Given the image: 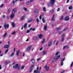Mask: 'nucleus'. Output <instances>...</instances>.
Here are the masks:
<instances>
[{
    "label": "nucleus",
    "instance_id": "obj_53",
    "mask_svg": "<svg viewBox=\"0 0 73 73\" xmlns=\"http://www.w3.org/2000/svg\"><path fill=\"white\" fill-rule=\"evenodd\" d=\"M61 33V31H60L58 33V34L59 35H60Z\"/></svg>",
    "mask_w": 73,
    "mask_h": 73
},
{
    "label": "nucleus",
    "instance_id": "obj_47",
    "mask_svg": "<svg viewBox=\"0 0 73 73\" xmlns=\"http://www.w3.org/2000/svg\"><path fill=\"white\" fill-rule=\"evenodd\" d=\"M23 9H24V10H25V11H27V8H26L25 7H24L23 8Z\"/></svg>",
    "mask_w": 73,
    "mask_h": 73
},
{
    "label": "nucleus",
    "instance_id": "obj_37",
    "mask_svg": "<svg viewBox=\"0 0 73 73\" xmlns=\"http://www.w3.org/2000/svg\"><path fill=\"white\" fill-rule=\"evenodd\" d=\"M24 68V66H22L21 67V69L22 70H23V69Z\"/></svg>",
    "mask_w": 73,
    "mask_h": 73
},
{
    "label": "nucleus",
    "instance_id": "obj_27",
    "mask_svg": "<svg viewBox=\"0 0 73 73\" xmlns=\"http://www.w3.org/2000/svg\"><path fill=\"white\" fill-rule=\"evenodd\" d=\"M42 21L44 23H45V20L44 19V18L42 19Z\"/></svg>",
    "mask_w": 73,
    "mask_h": 73
},
{
    "label": "nucleus",
    "instance_id": "obj_52",
    "mask_svg": "<svg viewBox=\"0 0 73 73\" xmlns=\"http://www.w3.org/2000/svg\"><path fill=\"white\" fill-rule=\"evenodd\" d=\"M3 5H4V4H3L1 5L0 6V7H3Z\"/></svg>",
    "mask_w": 73,
    "mask_h": 73
},
{
    "label": "nucleus",
    "instance_id": "obj_56",
    "mask_svg": "<svg viewBox=\"0 0 73 73\" xmlns=\"http://www.w3.org/2000/svg\"><path fill=\"white\" fill-rule=\"evenodd\" d=\"M66 28L64 29V31H66Z\"/></svg>",
    "mask_w": 73,
    "mask_h": 73
},
{
    "label": "nucleus",
    "instance_id": "obj_16",
    "mask_svg": "<svg viewBox=\"0 0 73 73\" xmlns=\"http://www.w3.org/2000/svg\"><path fill=\"white\" fill-rule=\"evenodd\" d=\"M31 62L32 63V64H34L35 62V60H34V59L33 58L31 60Z\"/></svg>",
    "mask_w": 73,
    "mask_h": 73
},
{
    "label": "nucleus",
    "instance_id": "obj_42",
    "mask_svg": "<svg viewBox=\"0 0 73 73\" xmlns=\"http://www.w3.org/2000/svg\"><path fill=\"white\" fill-rule=\"evenodd\" d=\"M60 29V28H58L56 29V31H59Z\"/></svg>",
    "mask_w": 73,
    "mask_h": 73
},
{
    "label": "nucleus",
    "instance_id": "obj_5",
    "mask_svg": "<svg viewBox=\"0 0 73 73\" xmlns=\"http://www.w3.org/2000/svg\"><path fill=\"white\" fill-rule=\"evenodd\" d=\"M18 66H19V64H15V66H14L13 67V68H14L15 69H16V68H18Z\"/></svg>",
    "mask_w": 73,
    "mask_h": 73
},
{
    "label": "nucleus",
    "instance_id": "obj_15",
    "mask_svg": "<svg viewBox=\"0 0 73 73\" xmlns=\"http://www.w3.org/2000/svg\"><path fill=\"white\" fill-rule=\"evenodd\" d=\"M36 30V28H31L30 29V31H35Z\"/></svg>",
    "mask_w": 73,
    "mask_h": 73
},
{
    "label": "nucleus",
    "instance_id": "obj_54",
    "mask_svg": "<svg viewBox=\"0 0 73 73\" xmlns=\"http://www.w3.org/2000/svg\"><path fill=\"white\" fill-rule=\"evenodd\" d=\"M34 67H35V66L34 65H32L31 66V68H34Z\"/></svg>",
    "mask_w": 73,
    "mask_h": 73
},
{
    "label": "nucleus",
    "instance_id": "obj_36",
    "mask_svg": "<svg viewBox=\"0 0 73 73\" xmlns=\"http://www.w3.org/2000/svg\"><path fill=\"white\" fill-rule=\"evenodd\" d=\"M43 40L42 42V44H43L44 43V41H45V39H43Z\"/></svg>",
    "mask_w": 73,
    "mask_h": 73
},
{
    "label": "nucleus",
    "instance_id": "obj_28",
    "mask_svg": "<svg viewBox=\"0 0 73 73\" xmlns=\"http://www.w3.org/2000/svg\"><path fill=\"white\" fill-rule=\"evenodd\" d=\"M43 11H44V12H45L46 11V8H45V7H43Z\"/></svg>",
    "mask_w": 73,
    "mask_h": 73
},
{
    "label": "nucleus",
    "instance_id": "obj_60",
    "mask_svg": "<svg viewBox=\"0 0 73 73\" xmlns=\"http://www.w3.org/2000/svg\"><path fill=\"white\" fill-rule=\"evenodd\" d=\"M8 45H9V41H8Z\"/></svg>",
    "mask_w": 73,
    "mask_h": 73
},
{
    "label": "nucleus",
    "instance_id": "obj_4",
    "mask_svg": "<svg viewBox=\"0 0 73 73\" xmlns=\"http://www.w3.org/2000/svg\"><path fill=\"white\" fill-rule=\"evenodd\" d=\"M4 27L5 29H6L7 28H8L9 27V25H6V24H4Z\"/></svg>",
    "mask_w": 73,
    "mask_h": 73
},
{
    "label": "nucleus",
    "instance_id": "obj_11",
    "mask_svg": "<svg viewBox=\"0 0 73 73\" xmlns=\"http://www.w3.org/2000/svg\"><path fill=\"white\" fill-rule=\"evenodd\" d=\"M54 15H53L52 18V21H53V22L54 21H55V19H54Z\"/></svg>",
    "mask_w": 73,
    "mask_h": 73
},
{
    "label": "nucleus",
    "instance_id": "obj_20",
    "mask_svg": "<svg viewBox=\"0 0 73 73\" xmlns=\"http://www.w3.org/2000/svg\"><path fill=\"white\" fill-rule=\"evenodd\" d=\"M42 37V34H40L39 35V38H41Z\"/></svg>",
    "mask_w": 73,
    "mask_h": 73
},
{
    "label": "nucleus",
    "instance_id": "obj_62",
    "mask_svg": "<svg viewBox=\"0 0 73 73\" xmlns=\"http://www.w3.org/2000/svg\"><path fill=\"white\" fill-rule=\"evenodd\" d=\"M2 17L3 18H4L5 17V15H3V16H2Z\"/></svg>",
    "mask_w": 73,
    "mask_h": 73
},
{
    "label": "nucleus",
    "instance_id": "obj_14",
    "mask_svg": "<svg viewBox=\"0 0 73 73\" xmlns=\"http://www.w3.org/2000/svg\"><path fill=\"white\" fill-rule=\"evenodd\" d=\"M9 45H5L4 46V48H9Z\"/></svg>",
    "mask_w": 73,
    "mask_h": 73
},
{
    "label": "nucleus",
    "instance_id": "obj_33",
    "mask_svg": "<svg viewBox=\"0 0 73 73\" xmlns=\"http://www.w3.org/2000/svg\"><path fill=\"white\" fill-rule=\"evenodd\" d=\"M68 9H72V6H70L69 7Z\"/></svg>",
    "mask_w": 73,
    "mask_h": 73
},
{
    "label": "nucleus",
    "instance_id": "obj_57",
    "mask_svg": "<svg viewBox=\"0 0 73 73\" xmlns=\"http://www.w3.org/2000/svg\"><path fill=\"white\" fill-rule=\"evenodd\" d=\"M69 0H67L66 2L67 3H69Z\"/></svg>",
    "mask_w": 73,
    "mask_h": 73
},
{
    "label": "nucleus",
    "instance_id": "obj_45",
    "mask_svg": "<svg viewBox=\"0 0 73 73\" xmlns=\"http://www.w3.org/2000/svg\"><path fill=\"white\" fill-rule=\"evenodd\" d=\"M17 68H18V70H20V66H19Z\"/></svg>",
    "mask_w": 73,
    "mask_h": 73
},
{
    "label": "nucleus",
    "instance_id": "obj_51",
    "mask_svg": "<svg viewBox=\"0 0 73 73\" xmlns=\"http://www.w3.org/2000/svg\"><path fill=\"white\" fill-rule=\"evenodd\" d=\"M58 41H57V42H56V45H58Z\"/></svg>",
    "mask_w": 73,
    "mask_h": 73
},
{
    "label": "nucleus",
    "instance_id": "obj_26",
    "mask_svg": "<svg viewBox=\"0 0 73 73\" xmlns=\"http://www.w3.org/2000/svg\"><path fill=\"white\" fill-rule=\"evenodd\" d=\"M24 19V16H23L21 18V20H23Z\"/></svg>",
    "mask_w": 73,
    "mask_h": 73
},
{
    "label": "nucleus",
    "instance_id": "obj_8",
    "mask_svg": "<svg viewBox=\"0 0 73 73\" xmlns=\"http://www.w3.org/2000/svg\"><path fill=\"white\" fill-rule=\"evenodd\" d=\"M31 22H32V19L31 18L29 19H28V23H31Z\"/></svg>",
    "mask_w": 73,
    "mask_h": 73
},
{
    "label": "nucleus",
    "instance_id": "obj_19",
    "mask_svg": "<svg viewBox=\"0 0 73 73\" xmlns=\"http://www.w3.org/2000/svg\"><path fill=\"white\" fill-rule=\"evenodd\" d=\"M60 20H63V16H61L60 17Z\"/></svg>",
    "mask_w": 73,
    "mask_h": 73
},
{
    "label": "nucleus",
    "instance_id": "obj_2",
    "mask_svg": "<svg viewBox=\"0 0 73 73\" xmlns=\"http://www.w3.org/2000/svg\"><path fill=\"white\" fill-rule=\"evenodd\" d=\"M31 48H32V45L28 46L26 50L27 51V52H29V51L31 50Z\"/></svg>",
    "mask_w": 73,
    "mask_h": 73
},
{
    "label": "nucleus",
    "instance_id": "obj_22",
    "mask_svg": "<svg viewBox=\"0 0 73 73\" xmlns=\"http://www.w3.org/2000/svg\"><path fill=\"white\" fill-rule=\"evenodd\" d=\"M15 54V53L14 52H13L12 54L10 55V57H12V56H13Z\"/></svg>",
    "mask_w": 73,
    "mask_h": 73
},
{
    "label": "nucleus",
    "instance_id": "obj_13",
    "mask_svg": "<svg viewBox=\"0 0 73 73\" xmlns=\"http://www.w3.org/2000/svg\"><path fill=\"white\" fill-rule=\"evenodd\" d=\"M65 60V58H63L62 60L60 62L61 63V65H63V61H64V60Z\"/></svg>",
    "mask_w": 73,
    "mask_h": 73
},
{
    "label": "nucleus",
    "instance_id": "obj_40",
    "mask_svg": "<svg viewBox=\"0 0 73 73\" xmlns=\"http://www.w3.org/2000/svg\"><path fill=\"white\" fill-rule=\"evenodd\" d=\"M64 37H65V34H63L62 35V38H64Z\"/></svg>",
    "mask_w": 73,
    "mask_h": 73
},
{
    "label": "nucleus",
    "instance_id": "obj_29",
    "mask_svg": "<svg viewBox=\"0 0 73 73\" xmlns=\"http://www.w3.org/2000/svg\"><path fill=\"white\" fill-rule=\"evenodd\" d=\"M27 23H25L24 25V28H27Z\"/></svg>",
    "mask_w": 73,
    "mask_h": 73
},
{
    "label": "nucleus",
    "instance_id": "obj_35",
    "mask_svg": "<svg viewBox=\"0 0 73 73\" xmlns=\"http://www.w3.org/2000/svg\"><path fill=\"white\" fill-rule=\"evenodd\" d=\"M64 38H62L61 40V41L62 42H63L64 41Z\"/></svg>",
    "mask_w": 73,
    "mask_h": 73
},
{
    "label": "nucleus",
    "instance_id": "obj_55",
    "mask_svg": "<svg viewBox=\"0 0 73 73\" xmlns=\"http://www.w3.org/2000/svg\"><path fill=\"white\" fill-rule=\"evenodd\" d=\"M1 65H0V70H1Z\"/></svg>",
    "mask_w": 73,
    "mask_h": 73
},
{
    "label": "nucleus",
    "instance_id": "obj_18",
    "mask_svg": "<svg viewBox=\"0 0 73 73\" xmlns=\"http://www.w3.org/2000/svg\"><path fill=\"white\" fill-rule=\"evenodd\" d=\"M43 29L44 31H46L47 29V26H44Z\"/></svg>",
    "mask_w": 73,
    "mask_h": 73
},
{
    "label": "nucleus",
    "instance_id": "obj_49",
    "mask_svg": "<svg viewBox=\"0 0 73 73\" xmlns=\"http://www.w3.org/2000/svg\"><path fill=\"white\" fill-rule=\"evenodd\" d=\"M32 68H31L30 70V72H32Z\"/></svg>",
    "mask_w": 73,
    "mask_h": 73
},
{
    "label": "nucleus",
    "instance_id": "obj_32",
    "mask_svg": "<svg viewBox=\"0 0 73 73\" xmlns=\"http://www.w3.org/2000/svg\"><path fill=\"white\" fill-rule=\"evenodd\" d=\"M7 33H5L3 35V37H5L7 36Z\"/></svg>",
    "mask_w": 73,
    "mask_h": 73
},
{
    "label": "nucleus",
    "instance_id": "obj_31",
    "mask_svg": "<svg viewBox=\"0 0 73 73\" xmlns=\"http://www.w3.org/2000/svg\"><path fill=\"white\" fill-rule=\"evenodd\" d=\"M9 50V49H8L5 51V54H6V53H7V52H8Z\"/></svg>",
    "mask_w": 73,
    "mask_h": 73
},
{
    "label": "nucleus",
    "instance_id": "obj_7",
    "mask_svg": "<svg viewBox=\"0 0 73 73\" xmlns=\"http://www.w3.org/2000/svg\"><path fill=\"white\" fill-rule=\"evenodd\" d=\"M16 11V8H15L12 10V13L14 14Z\"/></svg>",
    "mask_w": 73,
    "mask_h": 73
},
{
    "label": "nucleus",
    "instance_id": "obj_64",
    "mask_svg": "<svg viewBox=\"0 0 73 73\" xmlns=\"http://www.w3.org/2000/svg\"><path fill=\"white\" fill-rule=\"evenodd\" d=\"M64 70H63L61 73H64Z\"/></svg>",
    "mask_w": 73,
    "mask_h": 73
},
{
    "label": "nucleus",
    "instance_id": "obj_63",
    "mask_svg": "<svg viewBox=\"0 0 73 73\" xmlns=\"http://www.w3.org/2000/svg\"><path fill=\"white\" fill-rule=\"evenodd\" d=\"M40 60V58H39L37 59V61H39V60Z\"/></svg>",
    "mask_w": 73,
    "mask_h": 73
},
{
    "label": "nucleus",
    "instance_id": "obj_23",
    "mask_svg": "<svg viewBox=\"0 0 73 73\" xmlns=\"http://www.w3.org/2000/svg\"><path fill=\"white\" fill-rule=\"evenodd\" d=\"M30 3H31V1H28L27 2L26 4H27V5H29Z\"/></svg>",
    "mask_w": 73,
    "mask_h": 73
},
{
    "label": "nucleus",
    "instance_id": "obj_24",
    "mask_svg": "<svg viewBox=\"0 0 73 73\" xmlns=\"http://www.w3.org/2000/svg\"><path fill=\"white\" fill-rule=\"evenodd\" d=\"M33 39L36 41L37 40V37H34Z\"/></svg>",
    "mask_w": 73,
    "mask_h": 73
},
{
    "label": "nucleus",
    "instance_id": "obj_6",
    "mask_svg": "<svg viewBox=\"0 0 73 73\" xmlns=\"http://www.w3.org/2000/svg\"><path fill=\"white\" fill-rule=\"evenodd\" d=\"M69 19V17L68 16H67L65 18L64 20L65 21H68Z\"/></svg>",
    "mask_w": 73,
    "mask_h": 73
},
{
    "label": "nucleus",
    "instance_id": "obj_9",
    "mask_svg": "<svg viewBox=\"0 0 73 73\" xmlns=\"http://www.w3.org/2000/svg\"><path fill=\"white\" fill-rule=\"evenodd\" d=\"M14 16H15V14H14L13 13H12L10 15V17L12 19L13 18Z\"/></svg>",
    "mask_w": 73,
    "mask_h": 73
},
{
    "label": "nucleus",
    "instance_id": "obj_34",
    "mask_svg": "<svg viewBox=\"0 0 73 73\" xmlns=\"http://www.w3.org/2000/svg\"><path fill=\"white\" fill-rule=\"evenodd\" d=\"M36 20L37 23H38V22H39V20H38V18H36Z\"/></svg>",
    "mask_w": 73,
    "mask_h": 73
},
{
    "label": "nucleus",
    "instance_id": "obj_39",
    "mask_svg": "<svg viewBox=\"0 0 73 73\" xmlns=\"http://www.w3.org/2000/svg\"><path fill=\"white\" fill-rule=\"evenodd\" d=\"M34 12H35V13L38 12V10L36 9L34 11Z\"/></svg>",
    "mask_w": 73,
    "mask_h": 73
},
{
    "label": "nucleus",
    "instance_id": "obj_30",
    "mask_svg": "<svg viewBox=\"0 0 73 73\" xmlns=\"http://www.w3.org/2000/svg\"><path fill=\"white\" fill-rule=\"evenodd\" d=\"M68 48V46H64L63 48V49H65L66 48Z\"/></svg>",
    "mask_w": 73,
    "mask_h": 73
},
{
    "label": "nucleus",
    "instance_id": "obj_41",
    "mask_svg": "<svg viewBox=\"0 0 73 73\" xmlns=\"http://www.w3.org/2000/svg\"><path fill=\"white\" fill-rule=\"evenodd\" d=\"M53 12H54V10H53V9H52L51 11V13H53Z\"/></svg>",
    "mask_w": 73,
    "mask_h": 73
},
{
    "label": "nucleus",
    "instance_id": "obj_58",
    "mask_svg": "<svg viewBox=\"0 0 73 73\" xmlns=\"http://www.w3.org/2000/svg\"><path fill=\"white\" fill-rule=\"evenodd\" d=\"M15 62H13L12 64V65H15Z\"/></svg>",
    "mask_w": 73,
    "mask_h": 73
},
{
    "label": "nucleus",
    "instance_id": "obj_12",
    "mask_svg": "<svg viewBox=\"0 0 73 73\" xmlns=\"http://www.w3.org/2000/svg\"><path fill=\"white\" fill-rule=\"evenodd\" d=\"M55 0H51V5H53L54 4V3Z\"/></svg>",
    "mask_w": 73,
    "mask_h": 73
},
{
    "label": "nucleus",
    "instance_id": "obj_25",
    "mask_svg": "<svg viewBox=\"0 0 73 73\" xmlns=\"http://www.w3.org/2000/svg\"><path fill=\"white\" fill-rule=\"evenodd\" d=\"M52 45V42H50L48 44V46H50Z\"/></svg>",
    "mask_w": 73,
    "mask_h": 73
},
{
    "label": "nucleus",
    "instance_id": "obj_3",
    "mask_svg": "<svg viewBox=\"0 0 73 73\" xmlns=\"http://www.w3.org/2000/svg\"><path fill=\"white\" fill-rule=\"evenodd\" d=\"M39 68H38V67H37V70H35L34 71V73H40V70H38Z\"/></svg>",
    "mask_w": 73,
    "mask_h": 73
},
{
    "label": "nucleus",
    "instance_id": "obj_59",
    "mask_svg": "<svg viewBox=\"0 0 73 73\" xmlns=\"http://www.w3.org/2000/svg\"><path fill=\"white\" fill-rule=\"evenodd\" d=\"M42 48H40V50H42Z\"/></svg>",
    "mask_w": 73,
    "mask_h": 73
},
{
    "label": "nucleus",
    "instance_id": "obj_17",
    "mask_svg": "<svg viewBox=\"0 0 73 73\" xmlns=\"http://www.w3.org/2000/svg\"><path fill=\"white\" fill-rule=\"evenodd\" d=\"M11 25H12L13 27H15V24L13 22L12 23Z\"/></svg>",
    "mask_w": 73,
    "mask_h": 73
},
{
    "label": "nucleus",
    "instance_id": "obj_50",
    "mask_svg": "<svg viewBox=\"0 0 73 73\" xmlns=\"http://www.w3.org/2000/svg\"><path fill=\"white\" fill-rule=\"evenodd\" d=\"M30 32V31H29V30H27V33H29Z\"/></svg>",
    "mask_w": 73,
    "mask_h": 73
},
{
    "label": "nucleus",
    "instance_id": "obj_21",
    "mask_svg": "<svg viewBox=\"0 0 73 73\" xmlns=\"http://www.w3.org/2000/svg\"><path fill=\"white\" fill-rule=\"evenodd\" d=\"M20 53V51L19 50H18L17 51L16 55L17 56H19V54Z\"/></svg>",
    "mask_w": 73,
    "mask_h": 73
},
{
    "label": "nucleus",
    "instance_id": "obj_10",
    "mask_svg": "<svg viewBox=\"0 0 73 73\" xmlns=\"http://www.w3.org/2000/svg\"><path fill=\"white\" fill-rule=\"evenodd\" d=\"M44 67L46 68L45 70H49V66H47L46 65H45L44 66Z\"/></svg>",
    "mask_w": 73,
    "mask_h": 73
},
{
    "label": "nucleus",
    "instance_id": "obj_61",
    "mask_svg": "<svg viewBox=\"0 0 73 73\" xmlns=\"http://www.w3.org/2000/svg\"><path fill=\"white\" fill-rule=\"evenodd\" d=\"M12 3H13L14 4H15V1H13Z\"/></svg>",
    "mask_w": 73,
    "mask_h": 73
},
{
    "label": "nucleus",
    "instance_id": "obj_48",
    "mask_svg": "<svg viewBox=\"0 0 73 73\" xmlns=\"http://www.w3.org/2000/svg\"><path fill=\"white\" fill-rule=\"evenodd\" d=\"M73 65V62H72L70 65V67H72V65Z\"/></svg>",
    "mask_w": 73,
    "mask_h": 73
},
{
    "label": "nucleus",
    "instance_id": "obj_44",
    "mask_svg": "<svg viewBox=\"0 0 73 73\" xmlns=\"http://www.w3.org/2000/svg\"><path fill=\"white\" fill-rule=\"evenodd\" d=\"M45 54H46V51H44L43 53V54L45 55Z\"/></svg>",
    "mask_w": 73,
    "mask_h": 73
},
{
    "label": "nucleus",
    "instance_id": "obj_46",
    "mask_svg": "<svg viewBox=\"0 0 73 73\" xmlns=\"http://www.w3.org/2000/svg\"><path fill=\"white\" fill-rule=\"evenodd\" d=\"M41 15H40L39 16V19H40V20H41Z\"/></svg>",
    "mask_w": 73,
    "mask_h": 73
},
{
    "label": "nucleus",
    "instance_id": "obj_1",
    "mask_svg": "<svg viewBox=\"0 0 73 73\" xmlns=\"http://www.w3.org/2000/svg\"><path fill=\"white\" fill-rule=\"evenodd\" d=\"M58 54H59V52H57L56 53V54H55V56H56V57H55L54 58V60L56 61L57 60H58V58H59L60 57V55L57 56V55H58Z\"/></svg>",
    "mask_w": 73,
    "mask_h": 73
},
{
    "label": "nucleus",
    "instance_id": "obj_38",
    "mask_svg": "<svg viewBox=\"0 0 73 73\" xmlns=\"http://www.w3.org/2000/svg\"><path fill=\"white\" fill-rule=\"evenodd\" d=\"M60 11V9L59 8H58V9L57 10V12H58V11Z\"/></svg>",
    "mask_w": 73,
    "mask_h": 73
},
{
    "label": "nucleus",
    "instance_id": "obj_43",
    "mask_svg": "<svg viewBox=\"0 0 73 73\" xmlns=\"http://www.w3.org/2000/svg\"><path fill=\"white\" fill-rule=\"evenodd\" d=\"M16 33V32L15 31L13 32H12L11 33L12 35H14V34H15V33Z\"/></svg>",
    "mask_w": 73,
    "mask_h": 73
}]
</instances>
